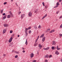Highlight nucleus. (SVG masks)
I'll list each match as a JSON object with an SVG mask.
<instances>
[{
	"label": "nucleus",
	"mask_w": 62,
	"mask_h": 62,
	"mask_svg": "<svg viewBox=\"0 0 62 62\" xmlns=\"http://www.w3.org/2000/svg\"><path fill=\"white\" fill-rule=\"evenodd\" d=\"M7 2H5L3 4L4 5H6V4H7Z\"/></svg>",
	"instance_id": "28"
},
{
	"label": "nucleus",
	"mask_w": 62,
	"mask_h": 62,
	"mask_svg": "<svg viewBox=\"0 0 62 62\" xmlns=\"http://www.w3.org/2000/svg\"><path fill=\"white\" fill-rule=\"evenodd\" d=\"M21 13V12H18V15H20V13Z\"/></svg>",
	"instance_id": "33"
},
{
	"label": "nucleus",
	"mask_w": 62,
	"mask_h": 62,
	"mask_svg": "<svg viewBox=\"0 0 62 62\" xmlns=\"http://www.w3.org/2000/svg\"><path fill=\"white\" fill-rule=\"evenodd\" d=\"M14 34H13L12 35V37H13V36H14Z\"/></svg>",
	"instance_id": "53"
},
{
	"label": "nucleus",
	"mask_w": 62,
	"mask_h": 62,
	"mask_svg": "<svg viewBox=\"0 0 62 62\" xmlns=\"http://www.w3.org/2000/svg\"><path fill=\"white\" fill-rule=\"evenodd\" d=\"M42 4L43 6H45V5H44V2H43L42 3Z\"/></svg>",
	"instance_id": "30"
},
{
	"label": "nucleus",
	"mask_w": 62,
	"mask_h": 62,
	"mask_svg": "<svg viewBox=\"0 0 62 62\" xmlns=\"http://www.w3.org/2000/svg\"><path fill=\"white\" fill-rule=\"evenodd\" d=\"M59 35L61 37H62V34H59Z\"/></svg>",
	"instance_id": "31"
},
{
	"label": "nucleus",
	"mask_w": 62,
	"mask_h": 62,
	"mask_svg": "<svg viewBox=\"0 0 62 62\" xmlns=\"http://www.w3.org/2000/svg\"><path fill=\"white\" fill-rule=\"evenodd\" d=\"M34 28H35V29H37V27H34Z\"/></svg>",
	"instance_id": "46"
},
{
	"label": "nucleus",
	"mask_w": 62,
	"mask_h": 62,
	"mask_svg": "<svg viewBox=\"0 0 62 62\" xmlns=\"http://www.w3.org/2000/svg\"><path fill=\"white\" fill-rule=\"evenodd\" d=\"M61 18H62V16H61L59 17V19H61Z\"/></svg>",
	"instance_id": "45"
},
{
	"label": "nucleus",
	"mask_w": 62,
	"mask_h": 62,
	"mask_svg": "<svg viewBox=\"0 0 62 62\" xmlns=\"http://www.w3.org/2000/svg\"><path fill=\"white\" fill-rule=\"evenodd\" d=\"M6 31H7V30H6V29H4L2 32L3 34H5V33L6 32Z\"/></svg>",
	"instance_id": "2"
},
{
	"label": "nucleus",
	"mask_w": 62,
	"mask_h": 62,
	"mask_svg": "<svg viewBox=\"0 0 62 62\" xmlns=\"http://www.w3.org/2000/svg\"><path fill=\"white\" fill-rule=\"evenodd\" d=\"M25 43L26 45H27V44H28V42H27V39H26V41Z\"/></svg>",
	"instance_id": "16"
},
{
	"label": "nucleus",
	"mask_w": 62,
	"mask_h": 62,
	"mask_svg": "<svg viewBox=\"0 0 62 62\" xmlns=\"http://www.w3.org/2000/svg\"><path fill=\"white\" fill-rule=\"evenodd\" d=\"M3 9L2 10H1V13L2 14H3Z\"/></svg>",
	"instance_id": "26"
},
{
	"label": "nucleus",
	"mask_w": 62,
	"mask_h": 62,
	"mask_svg": "<svg viewBox=\"0 0 62 62\" xmlns=\"http://www.w3.org/2000/svg\"><path fill=\"white\" fill-rule=\"evenodd\" d=\"M36 60H34L33 61V62H36Z\"/></svg>",
	"instance_id": "39"
},
{
	"label": "nucleus",
	"mask_w": 62,
	"mask_h": 62,
	"mask_svg": "<svg viewBox=\"0 0 62 62\" xmlns=\"http://www.w3.org/2000/svg\"><path fill=\"white\" fill-rule=\"evenodd\" d=\"M38 11V9H37L36 10H35L34 12L35 13H36V12H37Z\"/></svg>",
	"instance_id": "13"
},
{
	"label": "nucleus",
	"mask_w": 62,
	"mask_h": 62,
	"mask_svg": "<svg viewBox=\"0 0 62 62\" xmlns=\"http://www.w3.org/2000/svg\"><path fill=\"white\" fill-rule=\"evenodd\" d=\"M13 44V42L11 43L9 45V46H12Z\"/></svg>",
	"instance_id": "4"
},
{
	"label": "nucleus",
	"mask_w": 62,
	"mask_h": 62,
	"mask_svg": "<svg viewBox=\"0 0 62 62\" xmlns=\"http://www.w3.org/2000/svg\"><path fill=\"white\" fill-rule=\"evenodd\" d=\"M10 15H8L7 16V18H10Z\"/></svg>",
	"instance_id": "15"
},
{
	"label": "nucleus",
	"mask_w": 62,
	"mask_h": 62,
	"mask_svg": "<svg viewBox=\"0 0 62 62\" xmlns=\"http://www.w3.org/2000/svg\"><path fill=\"white\" fill-rule=\"evenodd\" d=\"M36 44H35L34 45V46H37V45H36Z\"/></svg>",
	"instance_id": "48"
},
{
	"label": "nucleus",
	"mask_w": 62,
	"mask_h": 62,
	"mask_svg": "<svg viewBox=\"0 0 62 62\" xmlns=\"http://www.w3.org/2000/svg\"><path fill=\"white\" fill-rule=\"evenodd\" d=\"M31 33V30H30L29 31V33Z\"/></svg>",
	"instance_id": "36"
},
{
	"label": "nucleus",
	"mask_w": 62,
	"mask_h": 62,
	"mask_svg": "<svg viewBox=\"0 0 62 62\" xmlns=\"http://www.w3.org/2000/svg\"><path fill=\"white\" fill-rule=\"evenodd\" d=\"M53 32H54V30H53Z\"/></svg>",
	"instance_id": "57"
},
{
	"label": "nucleus",
	"mask_w": 62,
	"mask_h": 62,
	"mask_svg": "<svg viewBox=\"0 0 62 62\" xmlns=\"http://www.w3.org/2000/svg\"><path fill=\"white\" fill-rule=\"evenodd\" d=\"M62 0H59V2H61Z\"/></svg>",
	"instance_id": "49"
},
{
	"label": "nucleus",
	"mask_w": 62,
	"mask_h": 62,
	"mask_svg": "<svg viewBox=\"0 0 62 62\" xmlns=\"http://www.w3.org/2000/svg\"><path fill=\"white\" fill-rule=\"evenodd\" d=\"M38 28H41V26H40V25H39V27H38Z\"/></svg>",
	"instance_id": "29"
},
{
	"label": "nucleus",
	"mask_w": 62,
	"mask_h": 62,
	"mask_svg": "<svg viewBox=\"0 0 62 62\" xmlns=\"http://www.w3.org/2000/svg\"><path fill=\"white\" fill-rule=\"evenodd\" d=\"M7 17V15H6L4 17H3L2 18L3 20H5L6 18V17Z\"/></svg>",
	"instance_id": "5"
},
{
	"label": "nucleus",
	"mask_w": 62,
	"mask_h": 62,
	"mask_svg": "<svg viewBox=\"0 0 62 62\" xmlns=\"http://www.w3.org/2000/svg\"><path fill=\"white\" fill-rule=\"evenodd\" d=\"M59 2H58L56 4V6H58V5H59Z\"/></svg>",
	"instance_id": "19"
},
{
	"label": "nucleus",
	"mask_w": 62,
	"mask_h": 62,
	"mask_svg": "<svg viewBox=\"0 0 62 62\" xmlns=\"http://www.w3.org/2000/svg\"><path fill=\"white\" fill-rule=\"evenodd\" d=\"M31 29V28H30V27H28V28H26L25 29H27V30H29L30 29Z\"/></svg>",
	"instance_id": "14"
},
{
	"label": "nucleus",
	"mask_w": 62,
	"mask_h": 62,
	"mask_svg": "<svg viewBox=\"0 0 62 62\" xmlns=\"http://www.w3.org/2000/svg\"><path fill=\"white\" fill-rule=\"evenodd\" d=\"M44 34H43L40 36V38H43V37H44Z\"/></svg>",
	"instance_id": "12"
},
{
	"label": "nucleus",
	"mask_w": 62,
	"mask_h": 62,
	"mask_svg": "<svg viewBox=\"0 0 62 62\" xmlns=\"http://www.w3.org/2000/svg\"><path fill=\"white\" fill-rule=\"evenodd\" d=\"M58 48V46H57L56 47V49H57Z\"/></svg>",
	"instance_id": "51"
},
{
	"label": "nucleus",
	"mask_w": 62,
	"mask_h": 62,
	"mask_svg": "<svg viewBox=\"0 0 62 62\" xmlns=\"http://www.w3.org/2000/svg\"><path fill=\"white\" fill-rule=\"evenodd\" d=\"M52 55H50L49 56V58H50V57H52Z\"/></svg>",
	"instance_id": "34"
},
{
	"label": "nucleus",
	"mask_w": 62,
	"mask_h": 62,
	"mask_svg": "<svg viewBox=\"0 0 62 62\" xmlns=\"http://www.w3.org/2000/svg\"><path fill=\"white\" fill-rule=\"evenodd\" d=\"M10 14L11 15H12V13H11Z\"/></svg>",
	"instance_id": "59"
},
{
	"label": "nucleus",
	"mask_w": 62,
	"mask_h": 62,
	"mask_svg": "<svg viewBox=\"0 0 62 62\" xmlns=\"http://www.w3.org/2000/svg\"><path fill=\"white\" fill-rule=\"evenodd\" d=\"M15 53H16V54H18L19 53V52H17V51H15Z\"/></svg>",
	"instance_id": "25"
},
{
	"label": "nucleus",
	"mask_w": 62,
	"mask_h": 62,
	"mask_svg": "<svg viewBox=\"0 0 62 62\" xmlns=\"http://www.w3.org/2000/svg\"><path fill=\"white\" fill-rule=\"evenodd\" d=\"M60 27H61V28H62V24L60 25Z\"/></svg>",
	"instance_id": "44"
},
{
	"label": "nucleus",
	"mask_w": 62,
	"mask_h": 62,
	"mask_svg": "<svg viewBox=\"0 0 62 62\" xmlns=\"http://www.w3.org/2000/svg\"><path fill=\"white\" fill-rule=\"evenodd\" d=\"M9 13H10V14L11 13H11V11H9Z\"/></svg>",
	"instance_id": "52"
},
{
	"label": "nucleus",
	"mask_w": 62,
	"mask_h": 62,
	"mask_svg": "<svg viewBox=\"0 0 62 62\" xmlns=\"http://www.w3.org/2000/svg\"><path fill=\"white\" fill-rule=\"evenodd\" d=\"M3 16H4V15H6V14L5 13H4L2 14Z\"/></svg>",
	"instance_id": "37"
},
{
	"label": "nucleus",
	"mask_w": 62,
	"mask_h": 62,
	"mask_svg": "<svg viewBox=\"0 0 62 62\" xmlns=\"http://www.w3.org/2000/svg\"><path fill=\"white\" fill-rule=\"evenodd\" d=\"M32 14L31 13V12L29 13V14H28V15L29 17H31L32 16Z\"/></svg>",
	"instance_id": "3"
},
{
	"label": "nucleus",
	"mask_w": 62,
	"mask_h": 62,
	"mask_svg": "<svg viewBox=\"0 0 62 62\" xmlns=\"http://www.w3.org/2000/svg\"><path fill=\"white\" fill-rule=\"evenodd\" d=\"M25 29V32L26 34H27V29Z\"/></svg>",
	"instance_id": "20"
},
{
	"label": "nucleus",
	"mask_w": 62,
	"mask_h": 62,
	"mask_svg": "<svg viewBox=\"0 0 62 62\" xmlns=\"http://www.w3.org/2000/svg\"><path fill=\"white\" fill-rule=\"evenodd\" d=\"M53 43L52 44V45H54L55 44V41H53Z\"/></svg>",
	"instance_id": "11"
},
{
	"label": "nucleus",
	"mask_w": 62,
	"mask_h": 62,
	"mask_svg": "<svg viewBox=\"0 0 62 62\" xmlns=\"http://www.w3.org/2000/svg\"><path fill=\"white\" fill-rule=\"evenodd\" d=\"M12 31L11 30L10 31V33H12Z\"/></svg>",
	"instance_id": "32"
},
{
	"label": "nucleus",
	"mask_w": 62,
	"mask_h": 62,
	"mask_svg": "<svg viewBox=\"0 0 62 62\" xmlns=\"http://www.w3.org/2000/svg\"><path fill=\"white\" fill-rule=\"evenodd\" d=\"M57 7H58V6L57 5H56V7H54V8H57Z\"/></svg>",
	"instance_id": "40"
},
{
	"label": "nucleus",
	"mask_w": 62,
	"mask_h": 62,
	"mask_svg": "<svg viewBox=\"0 0 62 62\" xmlns=\"http://www.w3.org/2000/svg\"><path fill=\"white\" fill-rule=\"evenodd\" d=\"M54 49H56V47H54Z\"/></svg>",
	"instance_id": "58"
},
{
	"label": "nucleus",
	"mask_w": 62,
	"mask_h": 62,
	"mask_svg": "<svg viewBox=\"0 0 62 62\" xmlns=\"http://www.w3.org/2000/svg\"><path fill=\"white\" fill-rule=\"evenodd\" d=\"M47 16V14H46L45 15V16L42 18V19L43 20L44 19V18H45L46 16Z\"/></svg>",
	"instance_id": "10"
},
{
	"label": "nucleus",
	"mask_w": 62,
	"mask_h": 62,
	"mask_svg": "<svg viewBox=\"0 0 62 62\" xmlns=\"http://www.w3.org/2000/svg\"><path fill=\"white\" fill-rule=\"evenodd\" d=\"M24 14H22L21 16V19L23 18V17H24Z\"/></svg>",
	"instance_id": "17"
},
{
	"label": "nucleus",
	"mask_w": 62,
	"mask_h": 62,
	"mask_svg": "<svg viewBox=\"0 0 62 62\" xmlns=\"http://www.w3.org/2000/svg\"><path fill=\"white\" fill-rule=\"evenodd\" d=\"M12 39H13V38H12V37H11L10 38V39L9 40V43H10V42L12 41Z\"/></svg>",
	"instance_id": "1"
},
{
	"label": "nucleus",
	"mask_w": 62,
	"mask_h": 62,
	"mask_svg": "<svg viewBox=\"0 0 62 62\" xmlns=\"http://www.w3.org/2000/svg\"><path fill=\"white\" fill-rule=\"evenodd\" d=\"M51 48L52 50H54V46H52V47Z\"/></svg>",
	"instance_id": "21"
},
{
	"label": "nucleus",
	"mask_w": 62,
	"mask_h": 62,
	"mask_svg": "<svg viewBox=\"0 0 62 62\" xmlns=\"http://www.w3.org/2000/svg\"><path fill=\"white\" fill-rule=\"evenodd\" d=\"M53 30H52L51 31L49 32V33H53Z\"/></svg>",
	"instance_id": "27"
},
{
	"label": "nucleus",
	"mask_w": 62,
	"mask_h": 62,
	"mask_svg": "<svg viewBox=\"0 0 62 62\" xmlns=\"http://www.w3.org/2000/svg\"><path fill=\"white\" fill-rule=\"evenodd\" d=\"M61 62H62V59L61 60Z\"/></svg>",
	"instance_id": "55"
},
{
	"label": "nucleus",
	"mask_w": 62,
	"mask_h": 62,
	"mask_svg": "<svg viewBox=\"0 0 62 62\" xmlns=\"http://www.w3.org/2000/svg\"><path fill=\"white\" fill-rule=\"evenodd\" d=\"M11 17H13V14H12L11 15Z\"/></svg>",
	"instance_id": "47"
},
{
	"label": "nucleus",
	"mask_w": 62,
	"mask_h": 62,
	"mask_svg": "<svg viewBox=\"0 0 62 62\" xmlns=\"http://www.w3.org/2000/svg\"><path fill=\"white\" fill-rule=\"evenodd\" d=\"M49 57V55H46V58H48Z\"/></svg>",
	"instance_id": "22"
},
{
	"label": "nucleus",
	"mask_w": 62,
	"mask_h": 62,
	"mask_svg": "<svg viewBox=\"0 0 62 62\" xmlns=\"http://www.w3.org/2000/svg\"><path fill=\"white\" fill-rule=\"evenodd\" d=\"M18 57V55H16L15 56V58H17Z\"/></svg>",
	"instance_id": "23"
},
{
	"label": "nucleus",
	"mask_w": 62,
	"mask_h": 62,
	"mask_svg": "<svg viewBox=\"0 0 62 62\" xmlns=\"http://www.w3.org/2000/svg\"><path fill=\"white\" fill-rule=\"evenodd\" d=\"M58 13L59 12V11H58L57 12Z\"/></svg>",
	"instance_id": "63"
},
{
	"label": "nucleus",
	"mask_w": 62,
	"mask_h": 62,
	"mask_svg": "<svg viewBox=\"0 0 62 62\" xmlns=\"http://www.w3.org/2000/svg\"><path fill=\"white\" fill-rule=\"evenodd\" d=\"M38 41V40H37V39H36V41H35V42H37V41Z\"/></svg>",
	"instance_id": "50"
},
{
	"label": "nucleus",
	"mask_w": 62,
	"mask_h": 62,
	"mask_svg": "<svg viewBox=\"0 0 62 62\" xmlns=\"http://www.w3.org/2000/svg\"><path fill=\"white\" fill-rule=\"evenodd\" d=\"M14 51V50H13L12 51V53H13Z\"/></svg>",
	"instance_id": "62"
},
{
	"label": "nucleus",
	"mask_w": 62,
	"mask_h": 62,
	"mask_svg": "<svg viewBox=\"0 0 62 62\" xmlns=\"http://www.w3.org/2000/svg\"><path fill=\"white\" fill-rule=\"evenodd\" d=\"M4 27H7L8 26L7 25V24H5L4 25Z\"/></svg>",
	"instance_id": "18"
},
{
	"label": "nucleus",
	"mask_w": 62,
	"mask_h": 62,
	"mask_svg": "<svg viewBox=\"0 0 62 62\" xmlns=\"http://www.w3.org/2000/svg\"><path fill=\"white\" fill-rule=\"evenodd\" d=\"M55 54L57 55L59 54V53H58V52L56 50L55 51Z\"/></svg>",
	"instance_id": "7"
},
{
	"label": "nucleus",
	"mask_w": 62,
	"mask_h": 62,
	"mask_svg": "<svg viewBox=\"0 0 62 62\" xmlns=\"http://www.w3.org/2000/svg\"><path fill=\"white\" fill-rule=\"evenodd\" d=\"M27 34H28V33H27V34H26V35L25 36V37H27Z\"/></svg>",
	"instance_id": "38"
},
{
	"label": "nucleus",
	"mask_w": 62,
	"mask_h": 62,
	"mask_svg": "<svg viewBox=\"0 0 62 62\" xmlns=\"http://www.w3.org/2000/svg\"><path fill=\"white\" fill-rule=\"evenodd\" d=\"M19 36H20V35H18V36L17 37H19Z\"/></svg>",
	"instance_id": "61"
},
{
	"label": "nucleus",
	"mask_w": 62,
	"mask_h": 62,
	"mask_svg": "<svg viewBox=\"0 0 62 62\" xmlns=\"http://www.w3.org/2000/svg\"><path fill=\"white\" fill-rule=\"evenodd\" d=\"M45 62H48V60H45Z\"/></svg>",
	"instance_id": "41"
},
{
	"label": "nucleus",
	"mask_w": 62,
	"mask_h": 62,
	"mask_svg": "<svg viewBox=\"0 0 62 62\" xmlns=\"http://www.w3.org/2000/svg\"><path fill=\"white\" fill-rule=\"evenodd\" d=\"M3 56H6V55L5 54H3Z\"/></svg>",
	"instance_id": "43"
},
{
	"label": "nucleus",
	"mask_w": 62,
	"mask_h": 62,
	"mask_svg": "<svg viewBox=\"0 0 62 62\" xmlns=\"http://www.w3.org/2000/svg\"><path fill=\"white\" fill-rule=\"evenodd\" d=\"M49 47H48L46 48H44V49L45 50H49Z\"/></svg>",
	"instance_id": "6"
},
{
	"label": "nucleus",
	"mask_w": 62,
	"mask_h": 62,
	"mask_svg": "<svg viewBox=\"0 0 62 62\" xmlns=\"http://www.w3.org/2000/svg\"><path fill=\"white\" fill-rule=\"evenodd\" d=\"M57 50H60V48H58L57 49Z\"/></svg>",
	"instance_id": "35"
},
{
	"label": "nucleus",
	"mask_w": 62,
	"mask_h": 62,
	"mask_svg": "<svg viewBox=\"0 0 62 62\" xmlns=\"http://www.w3.org/2000/svg\"><path fill=\"white\" fill-rule=\"evenodd\" d=\"M39 36H38V37L37 38L39 39Z\"/></svg>",
	"instance_id": "60"
},
{
	"label": "nucleus",
	"mask_w": 62,
	"mask_h": 62,
	"mask_svg": "<svg viewBox=\"0 0 62 62\" xmlns=\"http://www.w3.org/2000/svg\"><path fill=\"white\" fill-rule=\"evenodd\" d=\"M45 39V37H44L42 38V41L43 42Z\"/></svg>",
	"instance_id": "9"
},
{
	"label": "nucleus",
	"mask_w": 62,
	"mask_h": 62,
	"mask_svg": "<svg viewBox=\"0 0 62 62\" xmlns=\"http://www.w3.org/2000/svg\"><path fill=\"white\" fill-rule=\"evenodd\" d=\"M47 31H50V29H47Z\"/></svg>",
	"instance_id": "42"
},
{
	"label": "nucleus",
	"mask_w": 62,
	"mask_h": 62,
	"mask_svg": "<svg viewBox=\"0 0 62 62\" xmlns=\"http://www.w3.org/2000/svg\"><path fill=\"white\" fill-rule=\"evenodd\" d=\"M16 6H18V5H17V3H16Z\"/></svg>",
	"instance_id": "56"
},
{
	"label": "nucleus",
	"mask_w": 62,
	"mask_h": 62,
	"mask_svg": "<svg viewBox=\"0 0 62 62\" xmlns=\"http://www.w3.org/2000/svg\"><path fill=\"white\" fill-rule=\"evenodd\" d=\"M32 54H30V55H31V58H32V57H33L34 56V54L33 53H31Z\"/></svg>",
	"instance_id": "8"
},
{
	"label": "nucleus",
	"mask_w": 62,
	"mask_h": 62,
	"mask_svg": "<svg viewBox=\"0 0 62 62\" xmlns=\"http://www.w3.org/2000/svg\"><path fill=\"white\" fill-rule=\"evenodd\" d=\"M23 53H25V51L24 50H23Z\"/></svg>",
	"instance_id": "54"
},
{
	"label": "nucleus",
	"mask_w": 62,
	"mask_h": 62,
	"mask_svg": "<svg viewBox=\"0 0 62 62\" xmlns=\"http://www.w3.org/2000/svg\"><path fill=\"white\" fill-rule=\"evenodd\" d=\"M37 54H39V52H37Z\"/></svg>",
	"instance_id": "64"
},
{
	"label": "nucleus",
	"mask_w": 62,
	"mask_h": 62,
	"mask_svg": "<svg viewBox=\"0 0 62 62\" xmlns=\"http://www.w3.org/2000/svg\"><path fill=\"white\" fill-rule=\"evenodd\" d=\"M41 45L39 44V47H41Z\"/></svg>",
	"instance_id": "24"
}]
</instances>
